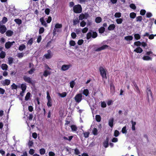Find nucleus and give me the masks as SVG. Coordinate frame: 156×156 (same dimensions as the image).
<instances>
[{"label":"nucleus","instance_id":"c85d7f7f","mask_svg":"<svg viewBox=\"0 0 156 156\" xmlns=\"http://www.w3.org/2000/svg\"><path fill=\"white\" fill-rule=\"evenodd\" d=\"M102 20L101 18L100 17H98L95 19V22L97 23H100Z\"/></svg>","mask_w":156,"mask_h":156},{"label":"nucleus","instance_id":"1a4fd4ad","mask_svg":"<svg viewBox=\"0 0 156 156\" xmlns=\"http://www.w3.org/2000/svg\"><path fill=\"white\" fill-rule=\"evenodd\" d=\"M137 46H142L144 47H145V46H147V44L145 42H141L140 41H137Z\"/></svg>","mask_w":156,"mask_h":156},{"label":"nucleus","instance_id":"8fccbe9b","mask_svg":"<svg viewBox=\"0 0 156 156\" xmlns=\"http://www.w3.org/2000/svg\"><path fill=\"white\" fill-rule=\"evenodd\" d=\"M47 105L48 107H51L52 106V104L51 103V99L48 100Z\"/></svg>","mask_w":156,"mask_h":156},{"label":"nucleus","instance_id":"7c9ffc66","mask_svg":"<svg viewBox=\"0 0 156 156\" xmlns=\"http://www.w3.org/2000/svg\"><path fill=\"white\" fill-rule=\"evenodd\" d=\"M13 58L12 57H9L8 58V63L11 65L13 63Z\"/></svg>","mask_w":156,"mask_h":156},{"label":"nucleus","instance_id":"a19ab883","mask_svg":"<svg viewBox=\"0 0 156 156\" xmlns=\"http://www.w3.org/2000/svg\"><path fill=\"white\" fill-rule=\"evenodd\" d=\"M116 21L118 24H121L122 23L123 20L121 18H119L116 19Z\"/></svg>","mask_w":156,"mask_h":156},{"label":"nucleus","instance_id":"473e14b6","mask_svg":"<svg viewBox=\"0 0 156 156\" xmlns=\"http://www.w3.org/2000/svg\"><path fill=\"white\" fill-rule=\"evenodd\" d=\"M92 133L94 135H98V130L96 128H94L92 130Z\"/></svg>","mask_w":156,"mask_h":156},{"label":"nucleus","instance_id":"a878e982","mask_svg":"<svg viewBox=\"0 0 156 156\" xmlns=\"http://www.w3.org/2000/svg\"><path fill=\"white\" fill-rule=\"evenodd\" d=\"M26 48L25 45L23 44H21L19 47V50L20 51H23Z\"/></svg>","mask_w":156,"mask_h":156},{"label":"nucleus","instance_id":"79ce46f5","mask_svg":"<svg viewBox=\"0 0 156 156\" xmlns=\"http://www.w3.org/2000/svg\"><path fill=\"white\" fill-rule=\"evenodd\" d=\"M45 152V151L44 148H41L40 150V154L41 155L44 154Z\"/></svg>","mask_w":156,"mask_h":156},{"label":"nucleus","instance_id":"c9c22d12","mask_svg":"<svg viewBox=\"0 0 156 156\" xmlns=\"http://www.w3.org/2000/svg\"><path fill=\"white\" fill-rule=\"evenodd\" d=\"M66 92H63L62 93H58L59 95L61 97L64 98L66 95Z\"/></svg>","mask_w":156,"mask_h":156},{"label":"nucleus","instance_id":"ea45409f","mask_svg":"<svg viewBox=\"0 0 156 156\" xmlns=\"http://www.w3.org/2000/svg\"><path fill=\"white\" fill-rule=\"evenodd\" d=\"M69 44L71 46H74L76 44L75 41L73 40H71L69 42Z\"/></svg>","mask_w":156,"mask_h":156},{"label":"nucleus","instance_id":"864d4df0","mask_svg":"<svg viewBox=\"0 0 156 156\" xmlns=\"http://www.w3.org/2000/svg\"><path fill=\"white\" fill-rule=\"evenodd\" d=\"M129 7L130 8L133 9H136V6L135 5L133 4H130L129 5Z\"/></svg>","mask_w":156,"mask_h":156},{"label":"nucleus","instance_id":"72a5a7b5","mask_svg":"<svg viewBox=\"0 0 156 156\" xmlns=\"http://www.w3.org/2000/svg\"><path fill=\"white\" fill-rule=\"evenodd\" d=\"M73 25H75L79 23V21L77 18H76L73 20Z\"/></svg>","mask_w":156,"mask_h":156},{"label":"nucleus","instance_id":"09e8293b","mask_svg":"<svg viewBox=\"0 0 156 156\" xmlns=\"http://www.w3.org/2000/svg\"><path fill=\"white\" fill-rule=\"evenodd\" d=\"M50 74L49 72L47 71V70H45L43 73V75L45 76L46 77L48 76V74Z\"/></svg>","mask_w":156,"mask_h":156},{"label":"nucleus","instance_id":"a211bd4d","mask_svg":"<svg viewBox=\"0 0 156 156\" xmlns=\"http://www.w3.org/2000/svg\"><path fill=\"white\" fill-rule=\"evenodd\" d=\"M13 32L11 30H8L6 32V36L8 37H10L12 36L13 34Z\"/></svg>","mask_w":156,"mask_h":156},{"label":"nucleus","instance_id":"603ef678","mask_svg":"<svg viewBox=\"0 0 156 156\" xmlns=\"http://www.w3.org/2000/svg\"><path fill=\"white\" fill-rule=\"evenodd\" d=\"M83 39L79 40L78 41L77 44L79 45H80L83 44Z\"/></svg>","mask_w":156,"mask_h":156},{"label":"nucleus","instance_id":"3c124183","mask_svg":"<svg viewBox=\"0 0 156 156\" xmlns=\"http://www.w3.org/2000/svg\"><path fill=\"white\" fill-rule=\"evenodd\" d=\"M119 134V132L117 130H115L114 132V136L115 137L118 136Z\"/></svg>","mask_w":156,"mask_h":156},{"label":"nucleus","instance_id":"9d476101","mask_svg":"<svg viewBox=\"0 0 156 156\" xmlns=\"http://www.w3.org/2000/svg\"><path fill=\"white\" fill-rule=\"evenodd\" d=\"M109 138L108 137H106V139L103 142V145L105 148H107L108 146Z\"/></svg>","mask_w":156,"mask_h":156},{"label":"nucleus","instance_id":"4d7b16f0","mask_svg":"<svg viewBox=\"0 0 156 156\" xmlns=\"http://www.w3.org/2000/svg\"><path fill=\"white\" fill-rule=\"evenodd\" d=\"M146 16L147 18H150L152 16V14L151 12H148L147 13Z\"/></svg>","mask_w":156,"mask_h":156},{"label":"nucleus","instance_id":"052dcab7","mask_svg":"<svg viewBox=\"0 0 156 156\" xmlns=\"http://www.w3.org/2000/svg\"><path fill=\"white\" fill-rule=\"evenodd\" d=\"M44 56L45 58L47 59H49L50 58L51 56L50 53L48 54H45L44 55Z\"/></svg>","mask_w":156,"mask_h":156},{"label":"nucleus","instance_id":"39448f33","mask_svg":"<svg viewBox=\"0 0 156 156\" xmlns=\"http://www.w3.org/2000/svg\"><path fill=\"white\" fill-rule=\"evenodd\" d=\"M23 79L25 82L28 83L32 84H33L32 80L30 77L25 76L23 77Z\"/></svg>","mask_w":156,"mask_h":156},{"label":"nucleus","instance_id":"69168bd1","mask_svg":"<svg viewBox=\"0 0 156 156\" xmlns=\"http://www.w3.org/2000/svg\"><path fill=\"white\" fill-rule=\"evenodd\" d=\"M23 54L22 53H20L18 54L17 56L19 58H21L23 57Z\"/></svg>","mask_w":156,"mask_h":156},{"label":"nucleus","instance_id":"f704fd0d","mask_svg":"<svg viewBox=\"0 0 156 156\" xmlns=\"http://www.w3.org/2000/svg\"><path fill=\"white\" fill-rule=\"evenodd\" d=\"M30 96V92H28L27 93V94L25 97V100L26 101L28 100H29V99Z\"/></svg>","mask_w":156,"mask_h":156},{"label":"nucleus","instance_id":"4be33fe9","mask_svg":"<svg viewBox=\"0 0 156 156\" xmlns=\"http://www.w3.org/2000/svg\"><path fill=\"white\" fill-rule=\"evenodd\" d=\"M133 37L131 36H129L125 37H124V39L125 40L127 41H129L132 40L133 39Z\"/></svg>","mask_w":156,"mask_h":156},{"label":"nucleus","instance_id":"338daca9","mask_svg":"<svg viewBox=\"0 0 156 156\" xmlns=\"http://www.w3.org/2000/svg\"><path fill=\"white\" fill-rule=\"evenodd\" d=\"M79 19L80 20H82L83 19H84V16L83 14H81L79 16Z\"/></svg>","mask_w":156,"mask_h":156},{"label":"nucleus","instance_id":"5701e85b","mask_svg":"<svg viewBox=\"0 0 156 156\" xmlns=\"http://www.w3.org/2000/svg\"><path fill=\"white\" fill-rule=\"evenodd\" d=\"M14 21L18 24L20 25L22 23V21L19 19H16L14 20Z\"/></svg>","mask_w":156,"mask_h":156},{"label":"nucleus","instance_id":"e2e57ef3","mask_svg":"<svg viewBox=\"0 0 156 156\" xmlns=\"http://www.w3.org/2000/svg\"><path fill=\"white\" fill-rule=\"evenodd\" d=\"M74 153L76 155H78L80 153V152L79 150L77 148L74 150Z\"/></svg>","mask_w":156,"mask_h":156},{"label":"nucleus","instance_id":"774afa93","mask_svg":"<svg viewBox=\"0 0 156 156\" xmlns=\"http://www.w3.org/2000/svg\"><path fill=\"white\" fill-rule=\"evenodd\" d=\"M34 153V151L32 149H30L29 151V153L31 155H33Z\"/></svg>","mask_w":156,"mask_h":156},{"label":"nucleus","instance_id":"412c9836","mask_svg":"<svg viewBox=\"0 0 156 156\" xmlns=\"http://www.w3.org/2000/svg\"><path fill=\"white\" fill-rule=\"evenodd\" d=\"M70 127L73 131H76L77 129V127L75 125H72Z\"/></svg>","mask_w":156,"mask_h":156},{"label":"nucleus","instance_id":"ddd939ff","mask_svg":"<svg viewBox=\"0 0 156 156\" xmlns=\"http://www.w3.org/2000/svg\"><path fill=\"white\" fill-rule=\"evenodd\" d=\"M113 122L114 119L112 118L110 119L109 120L108 125L111 127H112L113 126Z\"/></svg>","mask_w":156,"mask_h":156},{"label":"nucleus","instance_id":"f3484780","mask_svg":"<svg viewBox=\"0 0 156 156\" xmlns=\"http://www.w3.org/2000/svg\"><path fill=\"white\" fill-rule=\"evenodd\" d=\"M11 43V42H10V41H8V42H6L5 44V48L6 49L9 48L12 45V44Z\"/></svg>","mask_w":156,"mask_h":156},{"label":"nucleus","instance_id":"c03bdc74","mask_svg":"<svg viewBox=\"0 0 156 156\" xmlns=\"http://www.w3.org/2000/svg\"><path fill=\"white\" fill-rule=\"evenodd\" d=\"M126 127L125 126L122 129V132L123 133H126L127 132Z\"/></svg>","mask_w":156,"mask_h":156},{"label":"nucleus","instance_id":"aec40b11","mask_svg":"<svg viewBox=\"0 0 156 156\" xmlns=\"http://www.w3.org/2000/svg\"><path fill=\"white\" fill-rule=\"evenodd\" d=\"M142 58L145 61L151 60L152 59L151 58L148 56H144Z\"/></svg>","mask_w":156,"mask_h":156},{"label":"nucleus","instance_id":"2eb2a0df","mask_svg":"<svg viewBox=\"0 0 156 156\" xmlns=\"http://www.w3.org/2000/svg\"><path fill=\"white\" fill-rule=\"evenodd\" d=\"M40 21L41 22L42 25L46 27L47 26V24L46 22L44 20L43 18H41L40 19Z\"/></svg>","mask_w":156,"mask_h":156},{"label":"nucleus","instance_id":"7ed1b4c3","mask_svg":"<svg viewBox=\"0 0 156 156\" xmlns=\"http://www.w3.org/2000/svg\"><path fill=\"white\" fill-rule=\"evenodd\" d=\"M99 70L102 78L103 79H107L106 72L104 68L102 66H100L99 67Z\"/></svg>","mask_w":156,"mask_h":156},{"label":"nucleus","instance_id":"423d86ee","mask_svg":"<svg viewBox=\"0 0 156 156\" xmlns=\"http://www.w3.org/2000/svg\"><path fill=\"white\" fill-rule=\"evenodd\" d=\"M109 46L108 45L105 44L103 45L101 47L98 48H97V49H96L95 50V51H101V50H104L108 48Z\"/></svg>","mask_w":156,"mask_h":156},{"label":"nucleus","instance_id":"5fc2aeb1","mask_svg":"<svg viewBox=\"0 0 156 156\" xmlns=\"http://www.w3.org/2000/svg\"><path fill=\"white\" fill-rule=\"evenodd\" d=\"M143 51L142 49L140 47H137V52L138 53H141Z\"/></svg>","mask_w":156,"mask_h":156},{"label":"nucleus","instance_id":"2f4dec72","mask_svg":"<svg viewBox=\"0 0 156 156\" xmlns=\"http://www.w3.org/2000/svg\"><path fill=\"white\" fill-rule=\"evenodd\" d=\"M131 122L132 124V129L133 130H135V125H136V122H133V120H132Z\"/></svg>","mask_w":156,"mask_h":156},{"label":"nucleus","instance_id":"9b49d317","mask_svg":"<svg viewBox=\"0 0 156 156\" xmlns=\"http://www.w3.org/2000/svg\"><path fill=\"white\" fill-rule=\"evenodd\" d=\"M70 65H63L61 68V69L63 71H65L68 69L70 67Z\"/></svg>","mask_w":156,"mask_h":156},{"label":"nucleus","instance_id":"6e6d98bb","mask_svg":"<svg viewBox=\"0 0 156 156\" xmlns=\"http://www.w3.org/2000/svg\"><path fill=\"white\" fill-rule=\"evenodd\" d=\"M75 83L74 81H71L70 83V87L73 88L74 87V85H75Z\"/></svg>","mask_w":156,"mask_h":156},{"label":"nucleus","instance_id":"4c0bfd02","mask_svg":"<svg viewBox=\"0 0 156 156\" xmlns=\"http://www.w3.org/2000/svg\"><path fill=\"white\" fill-rule=\"evenodd\" d=\"M35 70V68L34 67H32L31 69L29 70L28 72L30 74H32L34 72V71Z\"/></svg>","mask_w":156,"mask_h":156},{"label":"nucleus","instance_id":"13d9d810","mask_svg":"<svg viewBox=\"0 0 156 156\" xmlns=\"http://www.w3.org/2000/svg\"><path fill=\"white\" fill-rule=\"evenodd\" d=\"M115 17L119 18L121 16V14L120 12H116L115 15Z\"/></svg>","mask_w":156,"mask_h":156},{"label":"nucleus","instance_id":"f8f14e48","mask_svg":"<svg viewBox=\"0 0 156 156\" xmlns=\"http://www.w3.org/2000/svg\"><path fill=\"white\" fill-rule=\"evenodd\" d=\"M147 89L148 90V91L147 92V98H148V101L149 102V96L150 95L151 97L152 98V93L151 92V91L150 89H149V88H147Z\"/></svg>","mask_w":156,"mask_h":156},{"label":"nucleus","instance_id":"c756f323","mask_svg":"<svg viewBox=\"0 0 156 156\" xmlns=\"http://www.w3.org/2000/svg\"><path fill=\"white\" fill-rule=\"evenodd\" d=\"M83 94L86 96H87L89 94V90L87 89H84L83 92Z\"/></svg>","mask_w":156,"mask_h":156},{"label":"nucleus","instance_id":"bf43d9fd","mask_svg":"<svg viewBox=\"0 0 156 156\" xmlns=\"http://www.w3.org/2000/svg\"><path fill=\"white\" fill-rule=\"evenodd\" d=\"M71 36L73 39H75L76 37V34L74 32H72L71 34Z\"/></svg>","mask_w":156,"mask_h":156},{"label":"nucleus","instance_id":"0e129e2a","mask_svg":"<svg viewBox=\"0 0 156 156\" xmlns=\"http://www.w3.org/2000/svg\"><path fill=\"white\" fill-rule=\"evenodd\" d=\"M88 28L85 27L82 30V31L83 33H86L88 30Z\"/></svg>","mask_w":156,"mask_h":156},{"label":"nucleus","instance_id":"680f3d73","mask_svg":"<svg viewBox=\"0 0 156 156\" xmlns=\"http://www.w3.org/2000/svg\"><path fill=\"white\" fill-rule=\"evenodd\" d=\"M33 42V38H31L28 41L27 44L31 45Z\"/></svg>","mask_w":156,"mask_h":156},{"label":"nucleus","instance_id":"de8ad7c7","mask_svg":"<svg viewBox=\"0 0 156 156\" xmlns=\"http://www.w3.org/2000/svg\"><path fill=\"white\" fill-rule=\"evenodd\" d=\"M86 25V22L84 20H83L80 23V26L81 27H83L85 26Z\"/></svg>","mask_w":156,"mask_h":156},{"label":"nucleus","instance_id":"dca6fc26","mask_svg":"<svg viewBox=\"0 0 156 156\" xmlns=\"http://www.w3.org/2000/svg\"><path fill=\"white\" fill-rule=\"evenodd\" d=\"M62 27V25L61 24H59V23H56L55 26V28L54 29V31L55 30L54 32H56V29L60 28Z\"/></svg>","mask_w":156,"mask_h":156},{"label":"nucleus","instance_id":"f03ea898","mask_svg":"<svg viewBox=\"0 0 156 156\" xmlns=\"http://www.w3.org/2000/svg\"><path fill=\"white\" fill-rule=\"evenodd\" d=\"M73 12L76 13H79L82 12V8L80 5L78 4L73 7Z\"/></svg>","mask_w":156,"mask_h":156},{"label":"nucleus","instance_id":"cd10ccee","mask_svg":"<svg viewBox=\"0 0 156 156\" xmlns=\"http://www.w3.org/2000/svg\"><path fill=\"white\" fill-rule=\"evenodd\" d=\"M98 30L99 33L102 34L104 32L105 28L104 27H101Z\"/></svg>","mask_w":156,"mask_h":156},{"label":"nucleus","instance_id":"bb28decb","mask_svg":"<svg viewBox=\"0 0 156 156\" xmlns=\"http://www.w3.org/2000/svg\"><path fill=\"white\" fill-rule=\"evenodd\" d=\"M5 52L2 51L0 53V57L2 58H4L5 57Z\"/></svg>","mask_w":156,"mask_h":156},{"label":"nucleus","instance_id":"0eeeda50","mask_svg":"<svg viewBox=\"0 0 156 156\" xmlns=\"http://www.w3.org/2000/svg\"><path fill=\"white\" fill-rule=\"evenodd\" d=\"M1 84L3 86H8L9 85L10 83V80H9L5 79L2 81L1 82Z\"/></svg>","mask_w":156,"mask_h":156},{"label":"nucleus","instance_id":"58836bf2","mask_svg":"<svg viewBox=\"0 0 156 156\" xmlns=\"http://www.w3.org/2000/svg\"><path fill=\"white\" fill-rule=\"evenodd\" d=\"M96 121L98 122H100L101 120V117L100 115H96L95 117Z\"/></svg>","mask_w":156,"mask_h":156},{"label":"nucleus","instance_id":"49530a36","mask_svg":"<svg viewBox=\"0 0 156 156\" xmlns=\"http://www.w3.org/2000/svg\"><path fill=\"white\" fill-rule=\"evenodd\" d=\"M11 89L12 90L13 89H16L17 88V86L14 83H13V84L11 85Z\"/></svg>","mask_w":156,"mask_h":156},{"label":"nucleus","instance_id":"a18cd8bd","mask_svg":"<svg viewBox=\"0 0 156 156\" xmlns=\"http://www.w3.org/2000/svg\"><path fill=\"white\" fill-rule=\"evenodd\" d=\"M146 12V11L145 10L142 9L140 11V14L142 16H144Z\"/></svg>","mask_w":156,"mask_h":156},{"label":"nucleus","instance_id":"37998d69","mask_svg":"<svg viewBox=\"0 0 156 156\" xmlns=\"http://www.w3.org/2000/svg\"><path fill=\"white\" fill-rule=\"evenodd\" d=\"M136 16V14L134 12H131L130 14V17L132 18H134Z\"/></svg>","mask_w":156,"mask_h":156},{"label":"nucleus","instance_id":"20e7f679","mask_svg":"<svg viewBox=\"0 0 156 156\" xmlns=\"http://www.w3.org/2000/svg\"><path fill=\"white\" fill-rule=\"evenodd\" d=\"M82 94H76L74 97V99L76 102L79 103L82 100Z\"/></svg>","mask_w":156,"mask_h":156},{"label":"nucleus","instance_id":"4468645a","mask_svg":"<svg viewBox=\"0 0 156 156\" xmlns=\"http://www.w3.org/2000/svg\"><path fill=\"white\" fill-rule=\"evenodd\" d=\"M115 24H112L110 25L108 27V29L109 30H113L115 28Z\"/></svg>","mask_w":156,"mask_h":156},{"label":"nucleus","instance_id":"f257e3e1","mask_svg":"<svg viewBox=\"0 0 156 156\" xmlns=\"http://www.w3.org/2000/svg\"><path fill=\"white\" fill-rule=\"evenodd\" d=\"M97 36L98 34L96 31H93L92 30H90V32L87 33L86 38L87 40H89L91 37L92 38H95Z\"/></svg>","mask_w":156,"mask_h":156},{"label":"nucleus","instance_id":"6ab92c4d","mask_svg":"<svg viewBox=\"0 0 156 156\" xmlns=\"http://www.w3.org/2000/svg\"><path fill=\"white\" fill-rule=\"evenodd\" d=\"M8 66L7 64H2V65L1 68L3 70H6L7 69Z\"/></svg>","mask_w":156,"mask_h":156},{"label":"nucleus","instance_id":"6e6552de","mask_svg":"<svg viewBox=\"0 0 156 156\" xmlns=\"http://www.w3.org/2000/svg\"><path fill=\"white\" fill-rule=\"evenodd\" d=\"M7 30V29L5 25H0V32L2 34L5 33Z\"/></svg>","mask_w":156,"mask_h":156},{"label":"nucleus","instance_id":"393cba45","mask_svg":"<svg viewBox=\"0 0 156 156\" xmlns=\"http://www.w3.org/2000/svg\"><path fill=\"white\" fill-rule=\"evenodd\" d=\"M7 18L5 17H3L2 20L0 22V25L1 23H5L7 22Z\"/></svg>","mask_w":156,"mask_h":156},{"label":"nucleus","instance_id":"e433bc0d","mask_svg":"<svg viewBox=\"0 0 156 156\" xmlns=\"http://www.w3.org/2000/svg\"><path fill=\"white\" fill-rule=\"evenodd\" d=\"M83 134L84 135V136L85 138H87L89 137L90 133L89 132H84Z\"/></svg>","mask_w":156,"mask_h":156},{"label":"nucleus","instance_id":"b1692460","mask_svg":"<svg viewBox=\"0 0 156 156\" xmlns=\"http://www.w3.org/2000/svg\"><path fill=\"white\" fill-rule=\"evenodd\" d=\"M21 88L22 90V91H25L27 88V86L25 84H22L21 85Z\"/></svg>","mask_w":156,"mask_h":156}]
</instances>
